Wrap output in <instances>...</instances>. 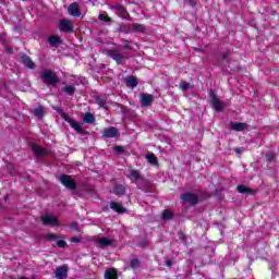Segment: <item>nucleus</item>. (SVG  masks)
Here are the masks:
<instances>
[{"label":"nucleus","mask_w":279,"mask_h":279,"mask_svg":"<svg viewBox=\"0 0 279 279\" xmlns=\"http://www.w3.org/2000/svg\"><path fill=\"white\" fill-rule=\"evenodd\" d=\"M98 19L102 23H112V17L108 16L107 14H99Z\"/></svg>","instance_id":"obj_34"},{"label":"nucleus","mask_w":279,"mask_h":279,"mask_svg":"<svg viewBox=\"0 0 279 279\" xmlns=\"http://www.w3.org/2000/svg\"><path fill=\"white\" fill-rule=\"evenodd\" d=\"M83 121H84V123L93 124V123H95V116H93V113H90V112H87L84 114Z\"/></svg>","instance_id":"obj_30"},{"label":"nucleus","mask_w":279,"mask_h":279,"mask_svg":"<svg viewBox=\"0 0 279 279\" xmlns=\"http://www.w3.org/2000/svg\"><path fill=\"white\" fill-rule=\"evenodd\" d=\"M71 243H82V236L77 235V236H73L71 238Z\"/></svg>","instance_id":"obj_36"},{"label":"nucleus","mask_w":279,"mask_h":279,"mask_svg":"<svg viewBox=\"0 0 279 279\" xmlns=\"http://www.w3.org/2000/svg\"><path fill=\"white\" fill-rule=\"evenodd\" d=\"M59 29L65 32V34H72L73 32V21L71 20H61L59 22Z\"/></svg>","instance_id":"obj_7"},{"label":"nucleus","mask_w":279,"mask_h":279,"mask_svg":"<svg viewBox=\"0 0 279 279\" xmlns=\"http://www.w3.org/2000/svg\"><path fill=\"white\" fill-rule=\"evenodd\" d=\"M173 217H175V214H173V211H171V209H163L161 211V220L162 221H171V219H173Z\"/></svg>","instance_id":"obj_22"},{"label":"nucleus","mask_w":279,"mask_h":279,"mask_svg":"<svg viewBox=\"0 0 279 279\" xmlns=\"http://www.w3.org/2000/svg\"><path fill=\"white\" fill-rule=\"evenodd\" d=\"M48 43L51 47H58L60 45V37L59 36H50L48 37Z\"/></svg>","instance_id":"obj_29"},{"label":"nucleus","mask_w":279,"mask_h":279,"mask_svg":"<svg viewBox=\"0 0 279 279\" xmlns=\"http://www.w3.org/2000/svg\"><path fill=\"white\" fill-rule=\"evenodd\" d=\"M113 195H117V197H123L125 195V185L123 184H117L113 186Z\"/></svg>","instance_id":"obj_21"},{"label":"nucleus","mask_w":279,"mask_h":279,"mask_svg":"<svg viewBox=\"0 0 279 279\" xmlns=\"http://www.w3.org/2000/svg\"><path fill=\"white\" fill-rule=\"evenodd\" d=\"M96 243L99 247H110V245H112V240L108 238H100L96 240Z\"/></svg>","instance_id":"obj_23"},{"label":"nucleus","mask_w":279,"mask_h":279,"mask_svg":"<svg viewBox=\"0 0 279 279\" xmlns=\"http://www.w3.org/2000/svg\"><path fill=\"white\" fill-rule=\"evenodd\" d=\"M229 57H230V52L222 53V60H228Z\"/></svg>","instance_id":"obj_43"},{"label":"nucleus","mask_w":279,"mask_h":279,"mask_svg":"<svg viewBox=\"0 0 279 279\" xmlns=\"http://www.w3.org/2000/svg\"><path fill=\"white\" fill-rule=\"evenodd\" d=\"M96 104L100 107V108H105V110H108V98L104 97V96H96Z\"/></svg>","instance_id":"obj_26"},{"label":"nucleus","mask_w":279,"mask_h":279,"mask_svg":"<svg viewBox=\"0 0 279 279\" xmlns=\"http://www.w3.org/2000/svg\"><path fill=\"white\" fill-rule=\"evenodd\" d=\"M147 26L138 23L131 24L129 26V32H135L136 34H145Z\"/></svg>","instance_id":"obj_18"},{"label":"nucleus","mask_w":279,"mask_h":279,"mask_svg":"<svg viewBox=\"0 0 279 279\" xmlns=\"http://www.w3.org/2000/svg\"><path fill=\"white\" fill-rule=\"evenodd\" d=\"M132 175H138V172H133Z\"/></svg>","instance_id":"obj_46"},{"label":"nucleus","mask_w":279,"mask_h":279,"mask_svg":"<svg viewBox=\"0 0 279 279\" xmlns=\"http://www.w3.org/2000/svg\"><path fill=\"white\" fill-rule=\"evenodd\" d=\"M12 167H13L12 163L8 165V169H12Z\"/></svg>","instance_id":"obj_45"},{"label":"nucleus","mask_w":279,"mask_h":279,"mask_svg":"<svg viewBox=\"0 0 279 279\" xmlns=\"http://www.w3.org/2000/svg\"><path fill=\"white\" fill-rule=\"evenodd\" d=\"M250 125L245 122H231L230 129L233 130V132H245Z\"/></svg>","instance_id":"obj_15"},{"label":"nucleus","mask_w":279,"mask_h":279,"mask_svg":"<svg viewBox=\"0 0 279 279\" xmlns=\"http://www.w3.org/2000/svg\"><path fill=\"white\" fill-rule=\"evenodd\" d=\"M180 88L181 90H189V88H191V83L183 81L180 83Z\"/></svg>","instance_id":"obj_35"},{"label":"nucleus","mask_w":279,"mask_h":279,"mask_svg":"<svg viewBox=\"0 0 279 279\" xmlns=\"http://www.w3.org/2000/svg\"><path fill=\"white\" fill-rule=\"evenodd\" d=\"M21 62L26 69H31L32 71H34V69H36V63H34L32 58L27 54L21 56Z\"/></svg>","instance_id":"obj_11"},{"label":"nucleus","mask_w":279,"mask_h":279,"mask_svg":"<svg viewBox=\"0 0 279 279\" xmlns=\"http://www.w3.org/2000/svg\"><path fill=\"white\" fill-rule=\"evenodd\" d=\"M70 228H72V230H77L78 229L77 222H71Z\"/></svg>","instance_id":"obj_41"},{"label":"nucleus","mask_w":279,"mask_h":279,"mask_svg":"<svg viewBox=\"0 0 279 279\" xmlns=\"http://www.w3.org/2000/svg\"><path fill=\"white\" fill-rule=\"evenodd\" d=\"M112 10H114L118 14V16H120V19H129L130 17V13H128V9H125V7H123L122 4H117L114 7H112Z\"/></svg>","instance_id":"obj_14"},{"label":"nucleus","mask_w":279,"mask_h":279,"mask_svg":"<svg viewBox=\"0 0 279 279\" xmlns=\"http://www.w3.org/2000/svg\"><path fill=\"white\" fill-rule=\"evenodd\" d=\"M142 245H147V242H142Z\"/></svg>","instance_id":"obj_47"},{"label":"nucleus","mask_w":279,"mask_h":279,"mask_svg":"<svg viewBox=\"0 0 279 279\" xmlns=\"http://www.w3.org/2000/svg\"><path fill=\"white\" fill-rule=\"evenodd\" d=\"M123 49H132V46L130 45H125V46H118L113 49H109L106 51V56H108V58H111L112 60H114V62L119 65L121 64H125V60H128V56H125L123 52Z\"/></svg>","instance_id":"obj_1"},{"label":"nucleus","mask_w":279,"mask_h":279,"mask_svg":"<svg viewBox=\"0 0 279 279\" xmlns=\"http://www.w3.org/2000/svg\"><path fill=\"white\" fill-rule=\"evenodd\" d=\"M64 119L77 134H84V129H82V125L77 121L71 119L69 116H65Z\"/></svg>","instance_id":"obj_12"},{"label":"nucleus","mask_w":279,"mask_h":279,"mask_svg":"<svg viewBox=\"0 0 279 279\" xmlns=\"http://www.w3.org/2000/svg\"><path fill=\"white\" fill-rule=\"evenodd\" d=\"M122 32L128 33V31H125V29H122Z\"/></svg>","instance_id":"obj_48"},{"label":"nucleus","mask_w":279,"mask_h":279,"mask_svg":"<svg viewBox=\"0 0 279 279\" xmlns=\"http://www.w3.org/2000/svg\"><path fill=\"white\" fill-rule=\"evenodd\" d=\"M165 265H166L167 267H173V260L167 259V260L165 262Z\"/></svg>","instance_id":"obj_40"},{"label":"nucleus","mask_w":279,"mask_h":279,"mask_svg":"<svg viewBox=\"0 0 279 279\" xmlns=\"http://www.w3.org/2000/svg\"><path fill=\"white\" fill-rule=\"evenodd\" d=\"M1 1H3V0H0V3H1Z\"/></svg>","instance_id":"obj_49"},{"label":"nucleus","mask_w":279,"mask_h":279,"mask_svg":"<svg viewBox=\"0 0 279 279\" xmlns=\"http://www.w3.org/2000/svg\"><path fill=\"white\" fill-rule=\"evenodd\" d=\"M75 86L73 85H65L63 88H62V92L65 94V95H69L70 97H73V95H75Z\"/></svg>","instance_id":"obj_27"},{"label":"nucleus","mask_w":279,"mask_h":279,"mask_svg":"<svg viewBox=\"0 0 279 279\" xmlns=\"http://www.w3.org/2000/svg\"><path fill=\"white\" fill-rule=\"evenodd\" d=\"M210 104L214 106V109L216 112H222V110L226 108V105L217 97L216 93H210Z\"/></svg>","instance_id":"obj_4"},{"label":"nucleus","mask_w":279,"mask_h":279,"mask_svg":"<svg viewBox=\"0 0 279 279\" xmlns=\"http://www.w3.org/2000/svg\"><path fill=\"white\" fill-rule=\"evenodd\" d=\"M187 3H190V5L196 7L197 2H195V0H187Z\"/></svg>","instance_id":"obj_44"},{"label":"nucleus","mask_w":279,"mask_h":279,"mask_svg":"<svg viewBox=\"0 0 279 279\" xmlns=\"http://www.w3.org/2000/svg\"><path fill=\"white\" fill-rule=\"evenodd\" d=\"M235 191L241 193V195H256V190L247 187V185L240 184L236 186Z\"/></svg>","instance_id":"obj_19"},{"label":"nucleus","mask_w":279,"mask_h":279,"mask_svg":"<svg viewBox=\"0 0 279 279\" xmlns=\"http://www.w3.org/2000/svg\"><path fill=\"white\" fill-rule=\"evenodd\" d=\"M131 182H135V184H137L138 189L143 190V186L141 185V182H143V175H132L129 177Z\"/></svg>","instance_id":"obj_31"},{"label":"nucleus","mask_w":279,"mask_h":279,"mask_svg":"<svg viewBox=\"0 0 279 279\" xmlns=\"http://www.w3.org/2000/svg\"><path fill=\"white\" fill-rule=\"evenodd\" d=\"M59 181L63 186H65V189H69L70 191H72L73 195H75V189H77V183L75 182V180H73V178L69 175H60Z\"/></svg>","instance_id":"obj_3"},{"label":"nucleus","mask_w":279,"mask_h":279,"mask_svg":"<svg viewBox=\"0 0 279 279\" xmlns=\"http://www.w3.org/2000/svg\"><path fill=\"white\" fill-rule=\"evenodd\" d=\"M41 222H43V226H51L52 228L60 226V220H58L56 216H52V215L43 216Z\"/></svg>","instance_id":"obj_6"},{"label":"nucleus","mask_w":279,"mask_h":279,"mask_svg":"<svg viewBox=\"0 0 279 279\" xmlns=\"http://www.w3.org/2000/svg\"><path fill=\"white\" fill-rule=\"evenodd\" d=\"M31 149L33 154H35L36 158H43L44 156H49V150L43 148L40 145L33 143L31 145Z\"/></svg>","instance_id":"obj_5"},{"label":"nucleus","mask_w":279,"mask_h":279,"mask_svg":"<svg viewBox=\"0 0 279 279\" xmlns=\"http://www.w3.org/2000/svg\"><path fill=\"white\" fill-rule=\"evenodd\" d=\"M110 208L114 213H118V215H124V213H128V209L125 207H123V204H121V203L111 202Z\"/></svg>","instance_id":"obj_17"},{"label":"nucleus","mask_w":279,"mask_h":279,"mask_svg":"<svg viewBox=\"0 0 279 279\" xmlns=\"http://www.w3.org/2000/svg\"><path fill=\"white\" fill-rule=\"evenodd\" d=\"M234 151H235V154H243V151H245V148H243V147L235 148Z\"/></svg>","instance_id":"obj_42"},{"label":"nucleus","mask_w":279,"mask_h":279,"mask_svg":"<svg viewBox=\"0 0 279 279\" xmlns=\"http://www.w3.org/2000/svg\"><path fill=\"white\" fill-rule=\"evenodd\" d=\"M124 84L128 88H136L138 86V78H136L134 75H131L124 80Z\"/></svg>","instance_id":"obj_20"},{"label":"nucleus","mask_w":279,"mask_h":279,"mask_svg":"<svg viewBox=\"0 0 279 279\" xmlns=\"http://www.w3.org/2000/svg\"><path fill=\"white\" fill-rule=\"evenodd\" d=\"M32 112L37 119H43V117H45V109L41 106L35 108Z\"/></svg>","instance_id":"obj_28"},{"label":"nucleus","mask_w":279,"mask_h":279,"mask_svg":"<svg viewBox=\"0 0 279 279\" xmlns=\"http://www.w3.org/2000/svg\"><path fill=\"white\" fill-rule=\"evenodd\" d=\"M105 279H119V272L114 268L107 269L105 271Z\"/></svg>","instance_id":"obj_24"},{"label":"nucleus","mask_w":279,"mask_h":279,"mask_svg":"<svg viewBox=\"0 0 279 279\" xmlns=\"http://www.w3.org/2000/svg\"><path fill=\"white\" fill-rule=\"evenodd\" d=\"M276 153L267 151L266 153V162H275L276 161Z\"/></svg>","instance_id":"obj_32"},{"label":"nucleus","mask_w":279,"mask_h":279,"mask_svg":"<svg viewBox=\"0 0 279 279\" xmlns=\"http://www.w3.org/2000/svg\"><path fill=\"white\" fill-rule=\"evenodd\" d=\"M68 12L70 16L80 17L82 16V11H80V3L73 2L68 7Z\"/></svg>","instance_id":"obj_9"},{"label":"nucleus","mask_w":279,"mask_h":279,"mask_svg":"<svg viewBox=\"0 0 279 279\" xmlns=\"http://www.w3.org/2000/svg\"><path fill=\"white\" fill-rule=\"evenodd\" d=\"M54 276L57 279H66L69 278V268L66 266H59L54 270Z\"/></svg>","instance_id":"obj_10"},{"label":"nucleus","mask_w":279,"mask_h":279,"mask_svg":"<svg viewBox=\"0 0 279 279\" xmlns=\"http://www.w3.org/2000/svg\"><path fill=\"white\" fill-rule=\"evenodd\" d=\"M39 77L44 84H47V86H56V84L60 82L58 73L53 70H44L40 72Z\"/></svg>","instance_id":"obj_2"},{"label":"nucleus","mask_w":279,"mask_h":279,"mask_svg":"<svg viewBox=\"0 0 279 279\" xmlns=\"http://www.w3.org/2000/svg\"><path fill=\"white\" fill-rule=\"evenodd\" d=\"M57 247H62V248L66 247V241L64 240L57 241Z\"/></svg>","instance_id":"obj_37"},{"label":"nucleus","mask_w":279,"mask_h":279,"mask_svg":"<svg viewBox=\"0 0 279 279\" xmlns=\"http://www.w3.org/2000/svg\"><path fill=\"white\" fill-rule=\"evenodd\" d=\"M48 241H53V239H59V236L54 233H50L47 235Z\"/></svg>","instance_id":"obj_39"},{"label":"nucleus","mask_w":279,"mask_h":279,"mask_svg":"<svg viewBox=\"0 0 279 279\" xmlns=\"http://www.w3.org/2000/svg\"><path fill=\"white\" fill-rule=\"evenodd\" d=\"M146 160L149 165H153V167H158V157H156L154 153H147Z\"/></svg>","instance_id":"obj_25"},{"label":"nucleus","mask_w":279,"mask_h":279,"mask_svg":"<svg viewBox=\"0 0 279 279\" xmlns=\"http://www.w3.org/2000/svg\"><path fill=\"white\" fill-rule=\"evenodd\" d=\"M113 150L118 151L119 154H123L125 151V148H123V146H114Z\"/></svg>","instance_id":"obj_38"},{"label":"nucleus","mask_w":279,"mask_h":279,"mask_svg":"<svg viewBox=\"0 0 279 279\" xmlns=\"http://www.w3.org/2000/svg\"><path fill=\"white\" fill-rule=\"evenodd\" d=\"M141 104L144 108H149L151 104H154V95L151 94H142L141 95Z\"/></svg>","instance_id":"obj_16"},{"label":"nucleus","mask_w":279,"mask_h":279,"mask_svg":"<svg viewBox=\"0 0 279 279\" xmlns=\"http://www.w3.org/2000/svg\"><path fill=\"white\" fill-rule=\"evenodd\" d=\"M130 267L131 269H138L141 267V260L138 258L131 259Z\"/></svg>","instance_id":"obj_33"},{"label":"nucleus","mask_w":279,"mask_h":279,"mask_svg":"<svg viewBox=\"0 0 279 279\" xmlns=\"http://www.w3.org/2000/svg\"><path fill=\"white\" fill-rule=\"evenodd\" d=\"M102 136L104 138H117L119 136V130L114 126L106 128Z\"/></svg>","instance_id":"obj_13"},{"label":"nucleus","mask_w":279,"mask_h":279,"mask_svg":"<svg viewBox=\"0 0 279 279\" xmlns=\"http://www.w3.org/2000/svg\"><path fill=\"white\" fill-rule=\"evenodd\" d=\"M181 199L185 202L186 204H191L192 206H195L199 202V197L193 193H184L181 195Z\"/></svg>","instance_id":"obj_8"}]
</instances>
